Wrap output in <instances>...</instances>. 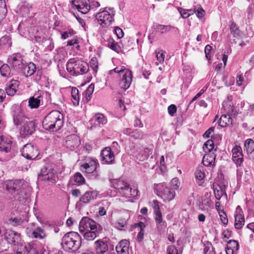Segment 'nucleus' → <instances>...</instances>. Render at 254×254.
Instances as JSON below:
<instances>
[{"mask_svg":"<svg viewBox=\"0 0 254 254\" xmlns=\"http://www.w3.org/2000/svg\"><path fill=\"white\" fill-rule=\"evenodd\" d=\"M4 239L12 246H18L21 244V234L11 229H6L3 233Z\"/></svg>","mask_w":254,"mask_h":254,"instance_id":"obj_8","label":"nucleus"},{"mask_svg":"<svg viewBox=\"0 0 254 254\" xmlns=\"http://www.w3.org/2000/svg\"><path fill=\"white\" fill-rule=\"evenodd\" d=\"M156 56L157 61L160 63H162L164 61L165 54L163 50H159L158 51H156Z\"/></svg>","mask_w":254,"mask_h":254,"instance_id":"obj_49","label":"nucleus"},{"mask_svg":"<svg viewBox=\"0 0 254 254\" xmlns=\"http://www.w3.org/2000/svg\"><path fill=\"white\" fill-rule=\"evenodd\" d=\"M155 221L158 229H162L166 226V223L163 222L162 215L161 212L155 213Z\"/></svg>","mask_w":254,"mask_h":254,"instance_id":"obj_36","label":"nucleus"},{"mask_svg":"<svg viewBox=\"0 0 254 254\" xmlns=\"http://www.w3.org/2000/svg\"><path fill=\"white\" fill-rule=\"evenodd\" d=\"M219 214L221 222L223 224L226 225L228 223V220L226 213L223 210H222L220 212H219Z\"/></svg>","mask_w":254,"mask_h":254,"instance_id":"obj_51","label":"nucleus"},{"mask_svg":"<svg viewBox=\"0 0 254 254\" xmlns=\"http://www.w3.org/2000/svg\"><path fill=\"white\" fill-rule=\"evenodd\" d=\"M107 46L112 50L119 53L121 51V47L114 39L110 37L107 40Z\"/></svg>","mask_w":254,"mask_h":254,"instance_id":"obj_33","label":"nucleus"},{"mask_svg":"<svg viewBox=\"0 0 254 254\" xmlns=\"http://www.w3.org/2000/svg\"><path fill=\"white\" fill-rule=\"evenodd\" d=\"M245 147L248 153L254 151V141L251 139H247L245 143Z\"/></svg>","mask_w":254,"mask_h":254,"instance_id":"obj_42","label":"nucleus"},{"mask_svg":"<svg viewBox=\"0 0 254 254\" xmlns=\"http://www.w3.org/2000/svg\"><path fill=\"white\" fill-rule=\"evenodd\" d=\"M127 222L125 219L121 218L113 223V226L118 230H122L127 226Z\"/></svg>","mask_w":254,"mask_h":254,"instance_id":"obj_39","label":"nucleus"},{"mask_svg":"<svg viewBox=\"0 0 254 254\" xmlns=\"http://www.w3.org/2000/svg\"><path fill=\"white\" fill-rule=\"evenodd\" d=\"M1 74L3 76H8L10 74V69L6 64H3L0 68Z\"/></svg>","mask_w":254,"mask_h":254,"instance_id":"obj_44","label":"nucleus"},{"mask_svg":"<svg viewBox=\"0 0 254 254\" xmlns=\"http://www.w3.org/2000/svg\"><path fill=\"white\" fill-rule=\"evenodd\" d=\"M102 231V227H100L99 230L94 229V230H89L84 233V238L88 241H92L95 239Z\"/></svg>","mask_w":254,"mask_h":254,"instance_id":"obj_25","label":"nucleus"},{"mask_svg":"<svg viewBox=\"0 0 254 254\" xmlns=\"http://www.w3.org/2000/svg\"><path fill=\"white\" fill-rule=\"evenodd\" d=\"M212 50V48L209 45H206L205 47L204 52L205 54V56L208 60H211Z\"/></svg>","mask_w":254,"mask_h":254,"instance_id":"obj_52","label":"nucleus"},{"mask_svg":"<svg viewBox=\"0 0 254 254\" xmlns=\"http://www.w3.org/2000/svg\"><path fill=\"white\" fill-rule=\"evenodd\" d=\"M44 96H49L48 93L39 92L36 93L33 96L30 97L28 101V105L31 109H36L40 106L41 102H43Z\"/></svg>","mask_w":254,"mask_h":254,"instance_id":"obj_14","label":"nucleus"},{"mask_svg":"<svg viewBox=\"0 0 254 254\" xmlns=\"http://www.w3.org/2000/svg\"><path fill=\"white\" fill-rule=\"evenodd\" d=\"M94 89V85L91 84L86 90V96L89 97L92 94Z\"/></svg>","mask_w":254,"mask_h":254,"instance_id":"obj_62","label":"nucleus"},{"mask_svg":"<svg viewBox=\"0 0 254 254\" xmlns=\"http://www.w3.org/2000/svg\"><path fill=\"white\" fill-rule=\"evenodd\" d=\"M19 82L16 80H11L8 87L5 89V91L8 95L13 96L16 93Z\"/></svg>","mask_w":254,"mask_h":254,"instance_id":"obj_23","label":"nucleus"},{"mask_svg":"<svg viewBox=\"0 0 254 254\" xmlns=\"http://www.w3.org/2000/svg\"><path fill=\"white\" fill-rule=\"evenodd\" d=\"M63 115L58 111L51 112L45 118L43 121V127L50 131H57L61 128L64 123Z\"/></svg>","mask_w":254,"mask_h":254,"instance_id":"obj_2","label":"nucleus"},{"mask_svg":"<svg viewBox=\"0 0 254 254\" xmlns=\"http://www.w3.org/2000/svg\"><path fill=\"white\" fill-rule=\"evenodd\" d=\"M232 122V119L230 117L229 115L224 114L222 115L219 121V125L222 127H224L229 125H231Z\"/></svg>","mask_w":254,"mask_h":254,"instance_id":"obj_31","label":"nucleus"},{"mask_svg":"<svg viewBox=\"0 0 254 254\" xmlns=\"http://www.w3.org/2000/svg\"><path fill=\"white\" fill-rule=\"evenodd\" d=\"M179 10L183 18H187L190 16V14H188V13L187 12L188 11L187 9L179 8Z\"/></svg>","mask_w":254,"mask_h":254,"instance_id":"obj_64","label":"nucleus"},{"mask_svg":"<svg viewBox=\"0 0 254 254\" xmlns=\"http://www.w3.org/2000/svg\"><path fill=\"white\" fill-rule=\"evenodd\" d=\"M102 161L106 164H112L115 160L114 152L110 147H105L101 152Z\"/></svg>","mask_w":254,"mask_h":254,"instance_id":"obj_17","label":"nucleus"},{"mask_svg":"<svg viewBox=\"0 0 254 254\" xmlns=\"http://www.w3.org/2000/svg\"><path fill=\"white\" fill-rule=\"evenodd\" d=\"M93 121H94V124L100 126L105 125L107 123V120L105 116L102 114H97L93 118Z\"/></svg>","mask_w":254,"mask_h":254,"instance_id":"obj_32","label":"nucleus"},{"mask_svg":"<svg viewBox=\"0 0 254 254\" xmlns=\"http://www.w3.org/2000/svg\"><path fill=\"white\" fill-rule=\"evenodd\" d=\"M95 246L96 253L99 254H104L108 249L107 244L101 240L96 241Z\"/></svg>","mask_w":254,"mask_h":254,"instance_id":"obj_27","label":"nucleus"},{"mask_svg":"<svg viewBox=\"0 0 254 254\" xmlns=\"http://www.w3.org/2000/svg\"><path fill=\"white\" fill-rule=\"evenodd\" d=\"M214 192L215 196L217 200L220 199V198L224 193V191L223 190L221 187L220 186H218L217 187L214 188Z\"/></svg>","mask_w":254,"mask_h":254,"instance_id":"obj_45","label":"nucleus"},{"mask_svg":"<svg viewBox=\"0 0 254 254\" xmlns=\"http://www.w3.org/2000/svg\"><path fill=\"white\" fill-rule=\"evenodd\" d=\"M112 186L116 189L118 190L120 192L127 185V183L121 179H114L111 182Z\"/></svg>","mask_w":254,"mask_h":254,"instance_id":"obj_30","label":"nucleus"},{"mask_svg":"<svg viewBox=\"0 0 254 254\" xmlns=\"http://www.w3.org/2000/svg\"><path fill=\"white\" fill-rule=\"evenodd\" d=\"M101 226L97 224L95 221L88 217H84L80 221L79 230L81 233L89 230H94V229L99 230Z\"/></svg>","mask_w":254,"mask_h":254,"instance_id":"obj_9","label":"nucleus"},{"mask_svg":"<svg viewBox=\"0 0 254 254\" xmlns=\"http://www.w3.org/2000/svg\"><path fill=\"white\" fill-rule=\"evenodd\" d=\"M245 224L244 216L241 214H238L235 215V227L236 229H241Z\"/></svg>","mask_w":254,"mask_h":254,"instance_id":"obj_35","label":"nucleus"},{"mask_svg":"<svg viewBox=\"0 0 254 254\" xmlns=\"http://www.w3.org/2000/svg\"><path fill=\"white\" fill-rule=\"evenodd\" d=\"M214 128L213 127H210L208 130H207L204 134H203V136L206 138L212 137L213 135V133L214 131Z\"/></svg>","mask_w":254,"mask_h":254,"instance_id":"obj_63","label":"nucleus"},{"mask_svg":"<svg viewBox=\"0 0 254 254\" xmlns=\"http://www.w3.org/2000/svg\"><path fill=\"white\" fill-rule=\"evenodd\" d=\"M13 122L16 126L23 124L21 128V133L24 135L32 134L35 130V124L32 121H29L23 113L21 109L18 107L14 111Z\"/></svg>","mask_w":254,"mask_h":254,"instance_id":"obj_1","label":"nucleus"},{"mask_svg":"<svg viewBox=\"0 0 254 254\" xmlns=\"http://www.w3.org/2000/svg\"><path fill=\"white\" fill-rule=\"evenodd\" d=\"M81 167L85 170V172L87 173H93L96 169H92L90 166H89L87 164H84L81 166Z\"/></svg>","mask_w":254,"mask_h":254,"instance_id":"obj_61","label":"nucleus"},{"mask_svg":"<svg viewBox=\"0 0 254 254\" xmlns=\"http://www.w3.org/2000/svg\"><path fill=\"white\" fill-rule=\"evenodd\" d=\"M129 242L127 240L121 241L116 246V250L118 254H129Z\"/></svg>","mask_w":254,"mask_h":254,"instance_id":"obj_22","label":"nucleus"},{"mask_svg":"<svg viewBox=\"0 0 254 254\" xmlns=\"http://www.w3.org/2000/svg\"><path fill=\"white\" fill-rule=\"evenodd\" d=\"M46 237L45 231L40 227H37L35 230V233L32 236V238L43 239Z\"/></svg>","mask_w":254,"mask_h":254,"instance_id":"obj_37","label":"nucleus"},{"mask_svg":"<svg viewBox=\"0 0 254 254\" xmlns=\"http://www.w3.org/2000/svg\"><path fill=\"white\" fill-rule=\"evenodd\" d=\"M195 13H196L197 17L199 18L203 17L205 13V11L201 7H199L195 10Z\"/></svg>","mask_w":254,"mask_h":254,"instance_id":"obj_60","label":"nucleus"},{"mask_svg":"<svg viewBox=\"0 0 254 254\" xmlns=\"http://www.w3.org/2000/svg\"><path fill=\"white\" fill-rule=\"evenodd\" d=\"M139 225L140 227V231L138 232L137 235V239L139 241H141L143 239L144 234L143 232V227H144V224L142 222H140Z\"/></svg>","mask_w":254,"mask_h":254,"instance_id":"obj_54","label":"nucleus"},{"mask_svg":"<svg viewBox=\"0 0 254 254\" xmlns=\"http://www.w3.org/2000/svg\"><path fill=\"white\" fill-rule=\"evenodd\" d=\"M114 32L118 39L122 38L124 36V32L121 28L118 27H115Z\"/></svg>","mask_w":254,"mask_h":254,"instance_id":"obj_57","label":"nucleus"},{"mask_svg":"<svg viewBox=\"0 0 254 254\" xmlns=\"http://www.w3.org/2000/svg\"><path fill=\"white\" fill-rule=\"evenodd\" d=\"M222 106L224 110L227 113H230L233 110V107L231 105V103L228 100L224 101L222 104Z\"/></svg>","mask_w":254,"mask_h":254,"instance_id":"obj_47","label":"nucleus"},{"mask_svg":"<svg viewBox=\"0 0 254 254\" xmlns=\"http://www.w3.org/2000/svg\"><path fill=\"white\" fill-rule=\"evenodd\" d=\"M71 100L74 105L79 104L78 90L76 88H72L71 91Z\"/></svg>","mask_w":254,"mask_h":254,"instance_id":"obj_38","label":"nucleus"},{"mask_svg":"<svg viewBox=\"0 0 254 254\" xmlns=\"http://www.w3.org/2000/svg\"><path fill=\"white\" fill-rule=\"evenodd\" d=\"M167 252V254H178V250L174 246H168Z\"/></svg>","mask_w":254,"mask_h":254,"instance_id":"obj_59","label":"nucleus"},{"mask_svg":"<svg viewBox=\"0 0 254 254\" xmlns=\"http://www.w3.org/2000/svg\"><path fill=\"white\" fill-rule=\"evenodd\" d=\"M38 226L35 223H30L26 229V233L28 237H32L35 233V230Z\"/></svg>","mask_w":254,"mask_h":254,"instance_id":"obj_40","label":"nucleus"},{"mask_svg":"<svg viewBox=\"0 0 254 254\" xmlns=\"http://www.w3.org/2000/svg\"><path fill=\"white\" fill-rule=\"evenodd\" d=\"M120 193L126 197H134L137 195V191L136 190L133 189L132 190L131 188H130L128 185H127L125 186V187L120 192Z\"/></svg>","mask_w":254,"mask_h":254,"instance_id":"obj_26","label":"nucleus"},{"mask_svg":"<svg viewBox=\"0 0 254 254\" xmlns=\"http://www.w3.org/2000/svg\"><path fill=\"white\" fill-rule=\"evenodd\" d=\"M156 31L160 33L161 34H164L165 33L170 31L172 29H176L178 30V28L173 27L171 25H164L158 24L156 26Z\"/></svg>","mask_w":254,"mask_h":254,"instance_id":"obj_34","label":"nucleus"},{"mask_svg":"<svg viewBox=\"0 0 254 254\" xmlns=\"http://www.w3.org/2000/svg\"><path fill=\"white\" fill-rule=\"evenodd\" d=\"M143 132L137 129H133V132L131 134V137L135 139H142L144 137Z\"/></svg>","mask_w":254,"mask_h":254,"instance_id":"obj_46","label":"nucleus"},{"mask_svg":"<svg viewBox=\"0 0 254 254\" xmlns=\"http://www.w3.org/2000/svg\"><path fill=\"white\" fill-rule=\"evenodd\" d=\"M39 178L42 181L54 184L56 182L57 177L53 168L51 167H44L41 170Z\"/></svg>","mask_w":254,"mask_h":254,"instance_id":"obj_10","label":"nucleus"},{"mask_svg":"<svg viewBox=\"0 0 254 254\" xmlns=\"http://www.w3.org/2000/svg\"><path fill=\"white\" fill-rule=\"evenodd\" d=\"M151 206L154 210V213L158 212H161L159 205V202L156 200H154L151 202Z\"/></svg>","mask_w":254,"mask_h":254,"instance_id":"obj_55","label":"nucleus"},{"mask_svg":"<svg viewBox=\"0 0 254 254\" xmlns=\"http://www.w3.org/2000/svg\"><path fill=\"white\" fill-rule=\"evenodd\" d=\"M227 246L236 251L238 249L239 244L236 241L230 240L228 242Z\"/></svg>","mask_w":254,"mask_h":254,"instance_id":"obj_53","label":"nucleus"},{"mask_svg":"<svg viewBox=\"0 0 254 254\" xmlns=\"http://www.w3.org/2000/svg\"><path fill=\"white\" fill-rule=\"evenodd\" d=\"M85 164H87L89 166H90L92 169H96L97 165H99L98 163V161L97 159H92L88 161V163H86Z\"/></svg>","mask_w":254,"mask_h":254,"instance_id":"obj_56","label":"nucleus"},{"mask_svg":"<svg viewBox=\"0 0 254 254\" xmlns=\"http://www.w3.org/2000/svg\"><path fill=\"white\" fill-rule=\"evenodd\" d=\"M80 236L76 232H70L66 233L63 238L62 245L65 251L75 252L77 251L81 243Z\"/></svg>","mask_w":254,"mask_h":254,"instance_id":"obj_3","label":"nucleus"},{"mask_svg":"<svg viewBox=\"0 0 254 254\" xmlns=\"http://www.w3.org/2000/svg\"><path fill=\"white\" fill-rule=\"evenodd\" d=\"M12 141L11 138L4 136H0V151L7 153L11 149Z\"/></svg>","mask_w":254,"mask_h":254,"instance_id":"obj_20","label":"nucleus"},{"mask_svg":"<svg viewBox=\"0 0 254 254\" xmlns=\"http://www.w3.org/2000/svg\"><path fill=\"white\" fill-rule=\"evenodd\" d=\"M22 155L29 160H34L38 156L39 153L37 146L31 143L25 144L21 150Z\"/></svg>","mask_w":254,"mask_h":254,"instance_id":"obj_11","label":"nucleus"},{"mask_svg":"<svg viewBox=\"0 0 254 254\" xmlns=\"http://www.w3.org/2000/svg\"><path fill=\"white\" fill-rule=\"evenodd\" d=\"M8 63L16 70L23 68V63L22 57L20 54H16L10 56L8 59Z\"/></svg>","mask_w":254,"mask_h":254,"instance_id":"obj_15","label":"nucleus"},{"mask_svg":"<svg viewBox=\"0 0 254 254\" xmlns=\"http://www.w3.org/2000/svg\"><path fill=\"white\" fill-rule=\"evenodd\" d=\"M152 152V148L146 147L141 150L137 154L135 155V156L139 161H143L148 158Z\"/></svg>","mask_w":254,"mask_h":254,"instance_id":"obj_24","label":"nucleus"},{"mask_svg":"<svg viewBox=\"0 0 254 254\" xmlns=\"http://www.w3.org/2000/svg\"><path fill=\"white\" fill-rule=\"evenodd\" d=\"M168 112L171 116H173L175 113L177 112L176 106L174 104L170 105L168 108Z\"/></svg>","mask_w":254,"mask_h":254,"instance_id":"obj_58","label":"nucleus"},{"mask_svg":"<svg viewBox=\"0 0 254 254\" xmlns=\"http://www.w3.org/2000/svg\"><path fill=\"white\" fill-rule=\"evenodd\" d=\"M24 181L21 180H7L4 184L6 190L10 193L18 191L22 187Z\"/></svg>","mask_w":254,"mask_h":254,"instance_id":"obj_13","label":"nucleus"},{"mask_svg":"<svg viewBox=\"0 0 254 254\" xmlns=\"http://www.w3.org/2000/svg\"><path fill=\"white\" fill-rule=\"evenodd\" d=\"M232 153L233 162L237 166H240L243 161V154L241 147L240 146L236 145L232 149Z\"/></svg>","mask_w":254,"mask_h":254,"instance_id":"obj_18","label":"nucleus"},{"mask_svg":"<svg viewBox=\"0 0 254 254\" xmlns=\"http://www.w3.org/2000/svg\"><path fill=\"white\" fill-rule=\"evenodd\" d=\"M23 72L26 76H30L33 75L36 70V66L34 64L30 63L26 65L23 66Z\"/></svg>","mask_w":254,"mask_h":254,"instance_id":"obj_29","label":"nucleus"},{"mask_svg":"<svg viewBox=\"0 0 254 254\" xmlns=\"http://www.w3.org/2000/svg\"><path fill=\"white\" fill-rule=\"evenodd\" d=\"M113 8L106 7L96 14L98 24L104 28L108 27L114 21Z\"/></svg>","mask_w":254,"mask_h":254,"instance_id":"obj_6","label":"nucleus"},{"mask_svg":"<svg viewBox=\"0 0 254 254\" xmlns=\"http://www.w3.org/2000/svg\"><path fill=\"white\" fill-rule=\"evenodd\" d=\"M214 145L212 140H208L204 144L203 148L205 152H210L214 148Z\"/></svg>","mask_w":254,"mask_h":254,"instance_id":"obj_43","label":"nucleus"},{"mask_svg":"<svg viewBox=\"0 0 254 254\" xmlns=\"http://www.w3.org/2000/svg\"><path fill=\"white\" fill-rule=\"evenodd\" d=\"M231 35L229 36L230 40L235 41V39H240L242 38V33L237 27L236 24L232 22L230 26Z\"/></svg>","mask_w":254,"mask_h":254,"instance_id":"obj_21","label":"nucleus"},{"mask_svg":"<svg viewBox=\"0 0 254 254\" xmlns=\"http://www.w3.org/2000/svg\"><path fill=\"white\" fill-rule=\"evenodd\" d=\"M66 69L71 75H77L86 73L89 70V65L85 62L73 58L67 63Z\"/></svg>","mask_w":254,"mask_h":254,"instance_id":"obj_4","label":"nucleus"},{"mask_svg":"<svg viewBox=\"0 0 254 254\" xmlns=\"http://www.w3.org/2000/svg\"><path fill=\"white\" fill-rule=\"evenodd\" d=\"M74 181L79 185H82L84 183L85 179L81 173H76L74 176Z\"/></svg>","mask_w":254,"mask_h":254,"instance_id":"obj_48","label":"nucleus"},{"mask_svg":"<svg viewBox=\"0 0 254 254\" xmlns=\"http://www.w3.org/2000/svg\"><path fill=\"white\" fill-rule=\"evenodd\" d=\"M195 176L196 179L199 181L202 180L205 178V175L202 166L197 168L195 172Z\"/></svg>","mask_w":254,"mask_h":254,"instance_id":"obj_41","label":"nucleus"},{"mask_svg":"<svg viewBox=\"0 0 254 254\" xmlns=\"http://www.w3.org/2000/svg\"><path fill=\"white\" fill-rule=\"evenodd\" d=\"M155 190L156 194L165 202H169L173 200L176 195L174 190L162 183L156 185Z\"/></svg>","mask_w":254,"mask_h":254,"instance_id":"obj_7","label":"nucleus"},{"mask_svg":"<svg viewBox=\"0 0 254 254\" xmlns=\"http://www.w3.org/2000/svg\"><path fill=\"white\" fill-rule=\"evenodd\" d=\"M71 4L72 8L83 14L87 13L90 9L88 0H72Z\"/></svg>","mask_w":254,"mask_h":254,"instance_id":"obj_12","label":"nucleus"},{"mask_svg":"<svg viewBox=\"0 0 254 254\" xmlns=\"http://www.w3.org/2000/svg\"><path fill=\"white\" fill-rule=\"evenodd\" d=\"M171 185L172 187V189L174 190H178L180 185V183L179 179L177 178H173L171 182Z\"/></svg>","mask_w":254,"mask_h":254,"instance_id":"obj_50","label":"nucleus"},{"mask_svg":"<svg viewBox=\"0 0 254 254\" xmlns=\"http://www.w3.org/2000/svg\"><path fill=\"white\" fill-rule=\"evenodd\" d=\"M80 144L79 137L75 134L68 136L65 138L64 145L69 149L73 150L77 148Z\"/></svg>","mask_w":254,"mask_h":254,"instance_id":"obj_16","label":"nucleus"},{"mask_svg":"<svg viewBox=\"0 0 254 254\" xmlns=\"http://www.w3.org/2000/svg\"><path fill=\"white\" fill-rule=\"evenodd\" d=\"M114 70L120 74V87L124 90L127 89L132 82V75L131 70L124 66H118L115 67Z\"/></svg>","mask_w":254,"mask_h":254,"instance_id":"obj_5","label":"nucleus"},{"mask_svg":"<svg viewBox=\"0 0 254 254\" xmlns=\"http://www.w3.org/2000/svg\"><path fill=\"white\" fill-rule=\"evenodd\" d=\"M98 192L96 190L87 191L81 195L80 201L84 204L90 203L97 198Z\"/></svg>","mask_w":254,"mask_h":254,"instance_id":"obj_19","label":"nucleus"},{"mask_svg":"<svg viewBox=\"0 0 254 254\" xmlns=\"http://www.w3.org/2000/svg\"><path fill=\"white\" fill-rule=\"evenodd\" d=\"M215 155L213 153L206 154L202 159V163L205 166H213L215 163Z\"/></svg>","mask_w":254,"mask_h":254,"instance_id":"obj_28","label":"nucleus"}]
</instances>
